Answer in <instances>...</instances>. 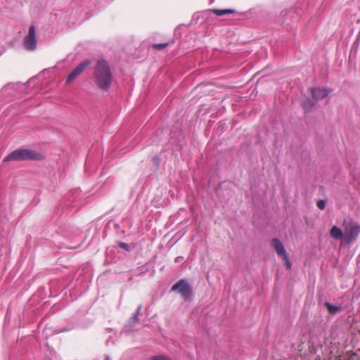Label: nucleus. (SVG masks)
Wrapping results in <instances>:
<instances>
[{
    "label": "nucleus",
    "mask_w": 360,
    "mask_h": 360,
    "mask_svg": "<svg viewBox=\"0 0 360 360\" xmlns=\"http://www.w3.org/2000/svg\"><path fill=\"white\" fill-rule=\"evenodd\" d=\"M172 291L178 290L179 292L181 295V296L185 299L188 300L192 293L191 288L188 283L185 280H181L174 284L172 287Z\"/></svg>",
    "instance_id": "423d86ee"
},
{
    "label": "nucleus",
    "mask_w": 360,
    "mask_h": 360,
    "mask_svg": "<svg viewBox=\"0 0 360 360\" xmlns=\"http://www.w3.org/2000/svg\"><path fill=\"white\" fill-rule=\"evenodd\" d=\"M271 245L274 248L277 255L283 257L287 268L288 269H291L292 264L290 263L289 259V255L285 251V248L283 245L281 243V242L277 238H274L271 240Z\"/></svg>",
    "instance_id": "39448f33"
},
{
    "label": "nucleus",
    "mask_w": 360,
    "mask_h": 360,
    "mask_svg": "<svg viewBox=\"0 0 360 360\" xmlns=\"http://www.w3.org/2000/svg\"><path fill=\"white\" fill-rule=\"evenodd\" d=\"M309 91L312 95V98L308 99L304 103L303 105L304 108H307V105H314L319 100L327 97L331 92L330 89H320L316 87L310 88Z\"/></svg>",
    "instance_id": "7ed1b4c3"
},
{
    "label": "nucleus",
    "mask_w": 360,
    "mask_h": 360,
    "mask_svg": "<svg viewBox=\"0 0 360 360\" xmlns=\"http://www.w3.org/2000/svg\"><path fill=\"white\" fill-rule=\"evenodd\" d=\"M330 236L335 239H340L343 237V233L341 229L334 225L330 229Z\"/></svg>",
    "instance_id": "1a4fd4ad"
},
{
    "label": "nucleus",
    "mask_w": 360,
    "mask_h": 360,
    "mask_svg": "<svg viewBox=\"0 0 360 360\" xmlns=\"http://www.w3.org/2000/svg\"><path fill=\"white\" fill-rule=\"evenodd\" d=\"M325 305L328 311L333 314H336L342 310V307L340 306L334 305L330 302H326Z\"/></svg>",
    "instance_id": "9d476101"
},
{
    "label": "nucleus",
    "mask_w": 360,
    "mask_h": 360,
    "mask_svg": "<svg viewBox=\"0 0 360 360\" xmlns=\"http://www.w3.org/2000/svg\"><path fill=\"white\" fill-rule=\"evenodd\" d=\"M24 46L28 51H34L37 48V39L35 37V28L33 25L29 28L28 34L24 39Z\"/></svg>",
    "instance_id": "0eeeda50"
},
{
    "label": "nucleus",
    "mask_w": 360,
    "mask_h": 360,
    "mask_svg": "<svg viewBox=\"0 0 360 360\" xmlns=\"http://www.w3.org/2000/svg\"><path fill=\"white\" fill-rule=\"evenodd\" d=\"M94 76L101 89L106 91L110 87L112 75L108 63L105 60H100L97 62Z\"/></svg>",
    "instance_id": "f257e3e1"
},
{
    "label": "nucleus",
    "mask_w": 360,
    "mask_h": 360,
    "mask_svg": "<svg viewBox=\"0 0 360 360\" xmlns=\"http://www.w3.org/2000/svg\"><path fill=\"white\" fill-rule=\"evenodd\" d=\"M41 155L36 151L26 148H18L12 151L4 159V162L20 160H39Z\"/></svg>",
    "instance_id": "f03ea898"
},
{
    "label": "nucleus",
    "mask_w": 360,
    "mask_h": 360,
    "mask_svg": "<svg viewBox=\"0 0 360 360\" xmlns=\"http://www.w3.org/2000/svg\"><path fill=\"white\" fill-rule=\"evenodd\" d=\"M326 205V202L324 200H319L317 202V207L321 210L325 209Z\"/></svg>",
    "instance_id": "2eb2a0df"
},
{
    "label": "nucleus",
    "mask_w": 360,
    "mask_h": 360,
    "mask_svg": "<svg viewBox=\"0 0 360 360\" xmlns=\"http://www.w3.org/2000/svg\"><path fill=\"white\" fill-rule=\"evenodd\" d=\"M212 13L216 14L218 16H221L226 14H231L234 12L232 9H217L214 8L212 10Z\"/></svg>",
    "instance_id": "9b49d317"
},
{
    "label": "nucleus",
    "mask_w": 360,
    "mask_h": 360,
    "mask_svg": "<svg viewBox=\"0 0 360 360\" xmlns=\"http://www.w3.org/2000/svg\"><path fill=\"white\" fill-rule=\"evenodd\" d=\"M344 225L346 231L345 243L346 245L349 244L352 241L356 240L360 233V225L352 221H349L346 224V221L344 222Z\"/></svg>",
    "instance_id": "20e7f679"
},
{
    "label": "nucleus",
    "mask_w": 360,
    "mask_h": 360,
    "mask_svg": "<svg viewBox=\"0 0 360 360\" xmlns=\"http://www.w3.org/2000/svg\"><path fill=\"white\" fill-rule=\"evenodd\" d=\"M104 360H111V359H110V357L109 356L106 355L105 356V359Z\"/></svg>",
    "instance_id": "a211bd4d"
},
{
    "label": "nucleus",
    "mask_w": 360,
    "mask_h": 360,
    "mask_svg": "<svg viewBox=\"0 0 360 360\" xmlns=\"http://www.w3.org/2000/svg\"><path fill=\"white\" fill-rule=\"evenodd\" d=\"M150 360H172L169 357L163 355L153 356Z\"/></svg>",
    "instance_id": "4468645a"
},
{
    "label": "nucleus",
    "mask_w": 360,
    "mask_h": 360,
    "mask_svg": "<svg viewBox=\"0 0 360 360\" xmlns=\"http://www.w3.org/2000/svg\"><path fill=\"white\" fill-rule=\"evenodd\" d=\"M167 43L155 44L153 48L158 50H162L167 46Z\"/></svg>",
    "instance_id": "ddd939ff"
},
{
    "label": "nucleus",
    "mask_w": 360,
    "mask_h": 360,
    "mask_svg": "<svg viewBox=\"0 0 360 360\" xmlns=\"http://www.w3.org/2000/svg\"><path fill=\"white\" fill-rule=\"evenodd\" d=\"M90 63L89 60H85L77 65L68 76L67 82L69 83L74 80Z\"/></svg>",
    "instance_id": "6e6552de"
},
{
    "label": "nucleus",
    "mask_w": 360,
    "mask_h": 360,
    "mask_svg": "<svg viewBox=\"0 0 360 360\" xmlns=\"http://www.w3.org/2000/svg\"><path fill=\"white\" fill-rule=\"evenodd\" d=\"M141 309H142V306L141 305H139L136 310V312L134 313V316L132 318L133 321L134 323H136L139 320V316L140 315V313H141Z\"/></svg>",
    "instance_id": "f8f14e48"
},
{
    "label": "nucleus",
    "mask_w": 360,
    "mask_h": 360,
    "mask_svg": "<svg viewBox=\"0 0 360 360\" xmlns=\"http://www.w3.org/2000/svg\"><path fill=\"white\" fill-rule=\"evenodd\" d=\"M119 246L124 249H127L128 248V245L125 243H120Z\"/></svg>",
    "instance_id": "dca6fc26"
},
{
    "label": "nucleus",
    "mask_w": 360,
    "mask_h": 360,
    "mask_svg": "<svg viewBox=\"0 0 360 360\" xmlns=\"http://www.w3.org/2000/svg\"><path fill=\"white\" fill-rule=\"evenodd\" d=\"M183 259H184V257H177L175 259V262H176V263L180 262H181Z\"/></svg>",
    "instance_id": "f3484780"
}]
</instances>
